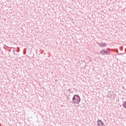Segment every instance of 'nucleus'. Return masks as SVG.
<instances>
[{
  "label": "nucleus",
  "instance_id": "nucleus-2",
  "mask_svg": "<svg viewBox=\"0 0 126 126\" xmlns=\"http://www.w3.org/2000/svg\"><path fill=\"white\" fill-rule=\"evenodd\" d=\"M100 54L104 56V55H110L111 53L107 49H103L100 51Z\"/></svg>",
  "mask_w": 126,
  "mask_h": 126
},
{
  "label": "nucleus",
  "instance_id": "nucleus-6",
  "mask_svg": "<svg viewBox=\"0 0 126 126\" xmlns=\"http://www.w3.org/2000/svg\"><path fill=\"white\" fill-rule=\"evenodd\" d=\"M13 56H17V54L15 53V52H13Z\"/></svg>",
  "mask_w": 126,
  "mask_h": 126
},
{
  "label": "nucleus",
  "instance_id": "nucleus-8",
  "mask_svg": "<svg viewBox=\"0 0 126 126\" xmlns=\"http://www.w3.org/2000/svg\"><path fill=\"white\" fill-rule=\"evenodd\" d=\"M12 52H13V53H15V50H13L12 51Z\"/></svg>",
  "mask_w": 126,
  "mask_h": 126
},
{
  "label": "nucleus",
  "instance_id": "nucleus-5",
  "mask_svg": "<svg viewBox=\"0 0 126 126\" xmlns=\"http://www.w3.org/2000/svg\"><path fill=\"white\" fill-rule=\"evenodd\" d=\"M123 106L124 108H125V109H126V101L123 102Z\"/></svg>",
  "mask_w": 126,
  "mask_h": 126
},
{
  "label": "nucleus",
  "instance_id": "nucleus-11",
  "mask_svg": "<svg viewBox=\"0 0 126 126\" xmlns=\"http://www.w3.org/2000/svg\"><path fill=\"white\" fill-rule=\"evenodd\" d=\"M17 52H19V51H18V50H17Z\"/></svg>",
  "mask_w": 126,
  "mask_h": 126
},
{
  "label": "nucleus",
  "instance_id": "nucleus-3",
  "mask_svg": "<svg viewBox=\"0 0 126 126\" xmlns=\"http://www.w3.org/2000/svg\"><path fill=\"white\" fill-rule=\"evenodd\" d=\"M97 126H105L102 120L98 119L96 122Z\"/></svg>",
  "mask_w": 126,
  "mask_h": 126
},
{
  "label": "nucleus",
  "instance_id": "nucleus-9",
  "mask_svg": "<svg viewBox=\"0 0 126 126\" xmlns=\"http://www.w3.org/2000/svg\"><path fill=\"white\" fill-rule=\"evenodd\" d=\"M9 52H11V49L9 50Z\"/></svg>",
  "mask_w": 126,
  "mask_h": 126
},
{
  "label": "nucleus",
  "instance_id": "nucleus-4",
  "mask_svg": "<svg viewBox=\"0 0 126 126\" xmlns=\"http://www.w3.org/2000/svg\"><path fill=\"white\" fill-rule=\"evenodd\" d=\"M107 46V44L105 42H103L101 44H99V46L100 47V48H104V47H106Z\"/></svg>",
  "mask_w": 126,
  "mask_h": 126
},
{
  "label": "nucleus",
  "instance_id": "nucleus-7",
  "mask_svg": "<svg viewBox=\"0 0 126 126\" xmlns=\"http://www.w3.org/2000/svg\"><path fill=\"white\" fill-rule=\"evenodd\" d=\"M68 91L69 92V93H72V92H71V90L69 89Z\"/></svg>",
  "mask_w": 126,
  "mask_h": 126
},
{
  "label": "nucleus",
  "instance_id": "nucleus-10",
  "mask_svg": "<svg viewBox=\"0 0 126 126\" xmlns=\"http://www.w3.org/2000/svg\"><path fill=\"white\" fill-rule=\"evenodd\" d=\"M12 49H14V47H12Z\"/></svg>",
  "mask_w": 126,
  "mask_h": 126
},
{
  "label": "nucleus",
  "instance_id": "nucleus-1",
  "mask_svg": "<svg viewBox=\"0 0 126 126\" xmlns=\"http://www.w3.org/2000/svg\"><path fill=\"white\" fill-rule=\"evenodd\" d=\"M81 101V98H80L79 95L74 94L72 97V101H70V103H71V104H75V105H77V104H79V103H80Z\"/></svg>",
  "mask_w": 126,
  "mask_h": 126
}]
</instances>
